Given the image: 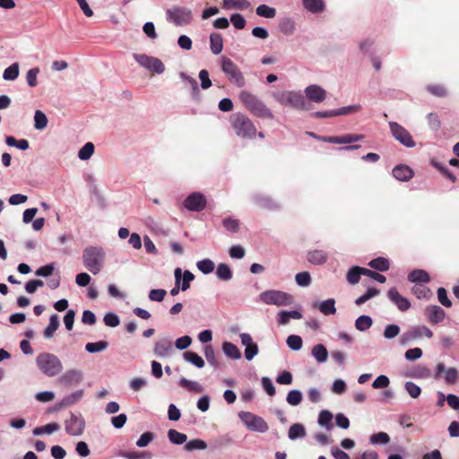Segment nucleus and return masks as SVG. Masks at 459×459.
Segmentation results:
<instances>
[{
    "label": "nucleus",
    "instance_id": "f257e3e1",
    "mask_svg": "<svg viewBox=\"0 0 459 459\" xmlns=\"http://www.w3.org/2000/svg\"><path fill=\"white\" fill-rule=\"evenodd\" d=\"M238 100L254 116L262 118H273V114L270 108L252 92L245 90L241 91L238 94Z\"/></svg>",
    "mask_w": 459,
    "mask_h": 459
},
{
    "label": "nucleus",
    "instance_id": "f03ea898",
    "mask_svg": "<svg viewBox=\"0 0 459 459\" xmlns=\"http://www.w3.org/2000/svg\"><path fill=\"white\" fill-rule=\"evenodd\" d=\"M106 252L101 247H87L82 252L84 267L91 273H99L105 264Z\"/></svg>",
    "mask_w": 459,
    "mask_h": 459
},
{
    "label": "nucleus",
    "instance_id": "7ed1b4c3",
    "mask_svg": "<svg viewBox=\"0 0 459 459\" xmlns=\"http://www.w3.org/2000/svg\"><path fill=\"white\" fill-rule=\"evenodd\" d=\"M39 369L48 377H56L63 370V364L59 358L49 352H42L36 358Z\"/></svg>",
    "mask_w": 459,
    "mask_h": 459
},
{
    "label": "nucleus",
    "instance_id": "20e7f679",
    "mask_svg": "<svg viewBox=\"0 0 459 459\" xmlns=\"http://www.w3.org/2000/svg\"><path fill=\"white\" fill-rule=\"evenodd\" d=\"M231 126L236 134L242 138H254L256 128L252 120L244 114L235 113L230 117Z\"/></svg>",
    "mask_w": 459,
    "mask_h": 459
},
{
    "label": "nucleus",
    "instance_id": "39448f33",
    "mask_svg": "<svg viewBox=\"0 0 459 459\" xmlns=\"http://www.w3.org/2000/svg\"><path fill=\"white\" fill-rule=\"evenodd\" d=\"M273 99L284 107H291L296 109L306 110L307 104L306 98L300 91H282L273 93Z\"/></svg>",
    "mask_w": 459,
    "mask_h": 459
},
{
    "label": "nucleus",
    "instance_id": "423d86ee",
    "mask_svg": "<svg viewBox=\"0 0 459 459\" xmlns=\"http://www.w3.org/2000/svg\"><path fill=\"white\" fill-rule=\"evenodd\" d=\"M221 70L230 83L237 87H244L246 80L239 67L229 57L222 56L221 59Z\"/></svg>",
    "mask_w": 459,
    "mask_h": 459
},
{
    "label": "nucleus",
    "instance_id": "0eeeda50",
    "mask_svg": "<svg viewBox=\"0 0 459 459\" xmlns=\"http://www.w3.org/2000/svg\"><path fill=\"white\" fill-rule=\"evenodd\" d=\"M259 298L261 301L267 305L278 307L289 306L293 302V298L290 294L276 290H265L260 294Z\"/></svg>",
    "mask_w": 459,
    "mask_h": 459
},
{
    "label": "nucleus",
    "instance_id": "6e6552de",
    "mask_svg": "<svg viewBox=\"0 0 459 459\" xmlns=\"http://www.w3.org/2000/svg\"><path fill=\"white\" fill-rule=\"evenodd\" d=\"M238 417L249 430L264 433L269 429L266 421L254 413L241 411L238 413Z\"/></svg>",
    "mask_w": 459,
    "mask_h": 459
},
{
    "label": "nucleus",
    "instance_id": "1a4fd4ad",
    "mask_svg": "<svg viewBox=\"0 0 459 459\" xmlns=\"http://www.w3.org/2000/svg\"><path fill=\"white\" fill-rule=\"evenodd\" d=\"M134 59L143 68L160 74L164 72L165 66L160 59L150 56L145 54H134Z\"/></svg>",
    "mask_w": 459,
    "mask_h": 459
},
{
    "label": "nucleus",
    "instance_id": "9d476101",
    "mask_svg": "<svg viewBox=\"0 0 459 459\" xmlns=\"http://www.w3.org/2000/svg\"><path fill=\"white\" fill-rule=\"evenodd\" d=\"M64 424L65 432L73 437L82 436L85 429V421L81 414L71 413Z\"/></svg>",
    "mask_w": 459,
    "mask_h": 459
},
{
    "label": "nucleus",
    "instance_id": "9b49d317",
    "mask_svg": "<svg viewBox=\"0 0 459 459\" xmlns=\"http://www.w3.org/2000/svg\"><path fill=\"white\" fill-rule=\"evenodd\" d=\"M167 17L175 25L183 26L191 22L192 12L186 7H173L167 11Z\"/></svg>",
    "mask_w": 459,
    "mask_h": 459
},
{
    "label": "nucleus",
    "instance_id": "f8f14e48",
    "mask_svg": "<svg viewBox=\"0 0 459 459\" xmlns=\"http://www.w3.org/2000/svg\"><path fill=\"white\" fill-rule=\"evenodd\" d=\"M392 135L403 145L412 148L416 145L411 134L401 125L396 122H389Z\"/></svg>",
    "mask_w": 459,
    "mask_h": 459
},
{
    "label": "nucleus",
    "instance_id": "ddd939ff",
    "mask_svg": "<svg viewBox=\"0 0 459 459\" xmlns=\"http://www.w3.org/2000/svg\"><path fill=\"white\" fill-rule=\"evenodd\" d=\"M441 377L446 385H455L459 380V371L455 368H446L443 363H438L436 367L435 377Z\"/></svg>",
    "mask_w": 459,
    "mask_h": 459
},
{
    "label": "nucleus",
    "instance_id": "4468645a",
    "mask_svg": "<svg viewBox=\"0 0 459 459\" xmlns=\"http://www.w3.org/2000/svg\"><path fill=\"white\" fill-rule=\"evenodd\" d=\"M184 206L188 211L200 212L206 206V198L203 194L195 192L186 198Z\"/></svg>",
    "mask_w": 459,
    "mask_h": 459
},
{
    "label": "nucleus",
    "instance_id": "2eb2a0df",
    "mask_svg": "<svg viewBox=\"0 0 459 459\" xmlns=\"http://www.w3.org/2000/svg\"><path fill=\"white\" fill-rule=\"evenodd\" d=\"M387 298L401 312H406L411 308L410 300L401 295L396 288H391L387 291Z\"/></svg>",
    "mask_w": 459,
    "mask_h": 459
},
{
    "label": "nucleus",
    "instance_id": "dca6fc26",
    "mask_svg": "<svg viewBox=\"0 0 459 459\" xmlns=\"http://www.w3.org/2000/svg\"><path fill=\"white\" fill-rule=\"evenodd\" d=\"M83 379V374L79 369H68L58 379V381L67 386L79 385Z\"/></svg>",
    "mask_w": 459,
    "mask_h": 459
},
{
    "label": "nucleus",
    "instance_id": "f3484780",
    "mask_svg": "<svg viewBox=\"0 0 459 459\" xmlns=\"http://www.w3.org/2000/svg\"><path fill=\"white\" fill-rule=\"evenodd\" d=\"M306 98L315 103H321L326 98V91L319 85L311 84L305 89Z\"/></svg>",
    "mask_w": 459,
    "mask_h": 459
},
{
    "label": "nucleus",
    "instance_id": "a211bd4d",
    "mask_svg": "<svg viewBox=\"0 0 459 459\" xmlns=\"http://www.w3.org/2000/svg\"><path fill=\"white\" fill-rule=\"evenodd\" d=\"M364 139L363 134H345L342 136H328L323 138L324 142L334 143V144H345V143H352Z\"/></svg>",
    "mask_w": 459,
    "mask_h": 459
},
{
    "label": "nucleus",
    "instance_id": "6ab92c4d",
    "mask_svg": "<svg viewBox=\"0 0 459 459\" xmlns=\"http://www.w3.org/2000/svg\"><path fill=\"white\" fill-rule=\"evenodd\" d=\"M424 314L431 324H438L442 322L446 316L445 311L436 305L428 306L424 310Z\"/></svg>",
    "mask_w": 459,
    "mask_h": 459
},
{
    "label": "nucleus",
    "instance_id": "aec40b11",
    "mask_svg": "<svg viewBox=\"0 0 459 459\" xmlns=\"http://www.w3.org/2000/svg\"><path fill=\"white\" fill-rule=\"evenodd\" d=\"M172 351V342L169 340L163 339L155 343L154 353L160 358L169 356Z\"/></svg>",
    "mask_w": 459,
    "mask_h": 459
},
{
    "label": "nucleus",
    "instance_id": "412c9836",
    "mask_svg": "<svg viewBox=\"0 0 459 459\" xmlns=\"http://www.w3.org/2000/svg\"><path fill=\"white\" fill-rule=\"evenodd\" d=\"M393 176L399 181H408L413 177V171L407 165H397L393 169Z\"/></svg>",
    "mask_w": 459,
    "mask_h": 459
},
{
    "label": "nucleus",
    "instance_id": "4be33fe9",
    "mask_svg": "<svg viewBox=\"0 0 459 459\" xmlns=\"http://www.w3.org/2000/svg\"><path fill=\"white\" fill-rule=\"evenodd\" d=\"M304 8L312 13H323L325 9V4L323 0H302Z\"/></svg>",
    "mask_w": 459,
    "mask_h": 459
},
{
    "label": "nucleus",
    "instance_id": "5701e85b",
    "mask_svg": "<svg viewBox=\"0 0 459 459\" xmlns=\"http://www.w3.org/2000/svg\"><path fill=\"white\" fill-rule=\"evenodd\" d=\"M327 258V254L323 250L316 249L307 253V261L315 265L324 264Z\"/></svg>",
    "mask_w": 459,
    "mask_h": 459
},
{
    "label": "nucleus",
    "instance_id": "b1692460",
    "mask_svg": "<svg viewBox=\"0 0 459 459\" xmlns=\"http://www.w3.org/2000/svg\"><path fill=\"white\" fill-rule=\"evenodd\" d=\"M307 435L306 429L301 423H294L291 425L288 431V437L290 440H296L299 438H303Z\"/></svg>",
    "mask_w": 459,
    "mask_h": 459
},
{
    "label": "nucleus",
    "instance_id": "393cba45",
    "mask_svg": "<svg viewBox=\"0 0 459 459\" xmlns=\"http://www.w3.org/2000/svg\"><path fill=\"white\" fill-rule=\"evenodd\" d=\"M315 307H317L319 311L325 316L334 315L336 313L335 300L333 299H328L318 304H315Z\"/></svg>",
    "mask_w": 459,
    "mask_h": 459
},
{
    "label": "nucleus",
    "instance_id": "a878e982",
    "mask_svg": "<svg viewBox=\"0 0 459 459\" xmlns=\"http://www.w3.org/2000/svg\"><path fill=\"white\" fill-rule=\"evenodd\" d=\"M314 359L320 364L327 361L328 351L323 344H316L311 351Z\"/></svg>",
    "mask_w": 459,
    "mask_h": 459
},
{
    "label": "nucleus",
    "instance_id": "bb28decb",
    "mask_svg": "<svg viewBox=\"0 0 459 459\" xmlns=\"http://www.w3.org/2000/svg\"><path fill=\"white\" fill-rule=\"evenodd\" d=\"M83 396V390H77L65 396L59 402V407H68L72 404L78 403Z\"/></svg>",
    "mask_w": 459,
    "mask_h": 459
},
{
    "label": "nucleus",
    "instance_id": "cd10ccee",
    "mask_svg": "<svg viewBox=\"0 0 459 459\" xmlns=\"http://www.w3.org/2000/svg\"><path fill=\"white\" fill-rule=\"evenodd\" d=\"M223 353L231 359H239L241 358V352L239 349L230 342H224L222 343Z\"/></svg>",
    "mask_w": 459,
    "mask_h": 459
},
{
    "label": "nucleus",
    "instance_id": "c85d7f7f",
    "mask_svg": "<svg viewBox=\"0 0 459 459\" xmlns=\"http://www.w3.org/2000/svg\"><path fill=\"white\" fill-rule=\"evenodd\" d=\"M210 48L214 55H219L223 49V39L221 34L212 33L210 35Z\"/></svg>",
    "mask_w": 459,
    "mask_h": 459
},
{
    "label": "nucleus",
    "instance_id": "c756f323",
    "mask_svg": "<svg viewBox=\"0 0 459 459\" xmlns=\"http://www.w3.org/2000/svg\"><path fill=\"white\" fill-rule=\"evenodd\" d=\"M59 325V316L56 314L50 316L49 324L44 330L45 338H52L54 336L55 332L58 329Z\"/></svg>",
    "mask_w": 459,
    "mask_h": 459
},
{
    "label": "nucleus",
    "instance_id": "7c9ffc66",
    "mask_svg": "<svg viewBox=\"0 0 459 459\" xmlns=\"http://www.w3.org/2000/svg\"><path fill=\"white\" fill-rule=\"evenodd\" d=\"M183 358L186 362L191 363L192 365L195 366L198 368H202L204 367V360L203 359V358L194 351H189L184 352Z\"/></svg>",
    "mask_w": 459,
    "mask_h": 459
},
{
    "label": "nucleus",
    "instance_id": "2f4dec72",
    "mask_svg": "<svg viewBox=\"0 0 459 459\" xmlns=\"http://www.w3.org/2000/svg\"><path fill=\"white\" fill-rule=\"evenodd\" d=\"M408 280L411 282H429L430 278L426 271L418 269L409 273Z\"/></svg>",
    "mask_w": 459,
    "mask_h": 459
},
{
    "label": "nucleus",
    "instance_id": "473e14b6",
    "mask_svg": "<svg viewBox=\"0 0 459 459\" xmlns=\"http://www.w3.org/2000/svg\"><path fill=\"white\" fill-rule=\"evenodd\" d=\"M216 276L221 281H227L232 278L233 273L230 267L228 264L221 263L217 266Z\"/></svg>",
    "mask_w": 459,
    "mask_h": 459
},
{
    "label": "nucleus",
    "instance_id": "72a5a7b5",
    "mask_svg": "<svg viewBox=\"0 0 459 459\" xmlns=\"http://www.w3.org/2000/svg\"><path fill=\"white\" fill-rule=\"evenodd\" d=\"M224 9H238L246 10L250 6V3L247 0H223Z\"/></svg>",
    "mask_w": 459,
    "mask_h": 459
},
{
    "label": "nucleus",
    "instance_id": "f704fd0d",
    "mask_svg": "<svg viewBox=\"0 0 459 459\" xmlns=\"http://www.w3.org/2000/svg\"><path fill=\"white\" fill-rule=\"evenodd\" d=\"M363 271H364L363 267H359V266L351 267L348 271L347 275H346L347 281L351 285H355V284L359 283V281L360 280V276L363 275V273H362Z\"/></svg>",
    "mask_w": 459,
    "mask_h": 459
},
{
    "label": "nucleus",
    "instance_id": "c9c22d12",
    "mask_svg": "<svg viewBox=\"0 0 459 459\" xmlns=\"http://www.w3.org/2000/svg\"><path fill=\"white\" fill-rule=\"evenodd\" d=\"M59 429H60V425L58 423L53 422V423H48L47 425L34 429L33 434L35 436H41L44 434L50 435Z\"/></svg>",
    "mask_w": 459,
    "mask_h": 459
},
{
    "label": "nucleus",
    "instance_id": "e433bc0d",
    "mask_svg": "<svg viewBox=\"0 0 459 459\" xmlns=\"http://www.w3.org/2000/svg\"><path fill=\"white\" fill-rule=\"evenodd\" d=\"M373 320L369 316H359L355 321V327L358 331L364 332L372 326Z\"/></svg>",
    "mask_w": 459,
    "mask_h": 459
},
{
    "label": "nucleus",
    "instance_id": "4c0bfd02",
    "mask_svg": "<svg viewBox=\"0 0 459 459\" xmlns=\"http://www.w3.org/2000/svg\"><path fill=\"white\" fill-rule=\"evenodd\" d=\"M20 73L19 64L13 63L10 66L4 69L3 73V78L5 81H14L18 78Z\"/></svg>",
    "mask_w": 459,
    "mask_h": 459
},
{
    "label": "nucleus",
    "instance_id": "58836bf2",
    "mask_svg": "<svg viewBox=\"0 0 459 459\" xmlns=\"http://www.w3.org/2000/svg\"><path fill=\"white\" fill-rule=\"evenodd\" d=\"M411 337H414V339L421 338L422 336H426L427 338H431L433 336L432 331L425 326H415L411 329Z\"/></svg>",
    "mask_w": 459,
    "mask_h": 459
},
{
    "label": "nucleus",
    "instance_id": "ea45409f",
    "mask_svg": "<svg viewBox=\"0 0 459 459\" xmlns=\"http://www.w3.org/2000/svg\"><path fill=\"white\" fill-rule=\"evenodd\" d=\"M120 455L126 459H152V454L150 452L125 451Z\"/></svg>",
    "mask_w": 459,
    "mask_h": 459
},
{
    "label": "nucleus",
    "instance_id": "a19ab883",
    "mask_svg": "<svg viewBox=\"0 0 459 459\" xmlns=\"http://www.w3.org/2000/svg\"><path fill=\"white\" fill-rule=\"evenodd\" d=\"M411 292L419 299H429L432 295L430 290L422 284H416L412 287Z\"/></svg>",
    "mask_w": 459,
    "mask_h": 459
},
{
    "label": "nucleus",
    "instance_id": "79ce46f5",
    "mask_svg": "<svg viewBox=\"0 0 459 459\" xmlns=\"http://www.w3.org/2000/svg\"><path fill=\"white\" fill-rule=\"evenodd\" d=\"M332 420L333 414L329 411L324 410L319 413L317 422L329 430L333 428Z\"/></svg>",
    "mask_w": 459,
    "mask_h": 459
},
{
    "label": "nucleus",
    "instance_id": "37998d69",
    "mask_svg": "<svg viewBox=\"0 0 459 459\" xmlns=\"http://www.w3.org/2000/svg\"><path fill=\"white\" fill-rule=\"evenodd\" d=\"M368 265L376 270L380 272L387 271L390 267V263L388 259L385 257H377L376 259L371 260L368 263Z\"/></svg>",
    "mask_w": 459,
    "mask_h": 459
},
{
    "label": "nucleus",
    "instance_id": "c03bdc74",
    "mask_svg": "<svg viewBox=\"0 0 459 459\" xmlns=\"http://www.w3.org/2000/svg\"><path fill=\"white\" fill-rule=\"evenodd\" d=\"M168 437H169V441L175 445H182L187 439V437L186 434L181 433L176 429H169L168 431Z\"/></svg>",
    "mask_w": 459,
    "mask_h": 459
},
{
    "label": "nucleus",
    "instance_id": "a18cd8bd",
    "mask_svg": "<svg viewBox=\"0 0 459 459\" xmlns=\"http://www.w3.org/2000/svg\"><path fill=\"white\" fill-rule=\"evenodd\" d=\"M48 126V117L41 110H36L34 114V127L37 130H43Z\"/></svg>",
    "mask_w": 459,
    "mask_h": 459
},
{
    "label": "nucleus",
    "instance_id": "49530a36",
    "mask_svg": "<svg viewBox=\"0 0 459 459\" xmlns=\"http://www.w3.org/2000/svg\"><path fill=\"white\" fill-rule=\"evenodd\" d=\"M401 328L396 324H389L385 326L383 336L386 340H391L399 335Z\"/></svg>",
    "mask_w": 459,
    "mask_h": 459
},
{
    "label": "nucleus",
    "instance_id": "de8ad7c7",
    "mask_svg": "<svg viewBox=\"0 0 459 459\" xmlns=\"http://www.w3.org/2000/svg\"><path fill=\"white\" fill-rule=\"evenodd\" d=\"M197 269L202 272L204 274H209L213 272L215 268L214 263L209 259H203L196 263Z\"/></svg>",
    "mask_w": 459,
    "mask_h": 459
},
{
    "label": "nucleus",
    "instance_id": "09e8293b",
    "mask_svg": "<svg viewBox=\"0 0 459 459\" xmlns=\"http://www.w3.org/2000/svg\"><path fill=\"white\" fill-rule=\"evenodd\" d=\"M279 28H280V30L284 35H291L294 33V31L296 30L295 22L290 18L283 19L281 22Z\"/></svg>",
    "mask_w": 459,
    "mask_h": 459
},
{
    "label": "nucleus",
    "instance_id": "8fccbe9b",
    "mask_svg": "<svg viewBox=\"0 0 459 459\" xmlns=\"http://www.w3.org/2000/svg\"><path fill=\"white\" fill-rule=\"evenodd\" d=\"M94 144L92 143H86L78 152V158L82 160H89L94 153Z\"/></svg>",
    "mask_w": 459,
    "mask_h": 459
},
{
    "label": "nucleus",
    "instance_id": "3c124183",
    "mask_svg": "<svg viewBox=\"0 0 459 459\" xmlns=\"http://www.w3.org/2000/svg\"><path fill=\"white\" fill-rule=\"evenodd\" d=\"M255 13L258 16L264 18H273L276 15V10L266 4H260L256 7Z\"/></svg>",
    "mask_w": 459,
    "mask_h": 459
},
{
    "label": "nucleus",
    "instance_id": "603ef678",
    "mask_svg": "<svg viewBox=\"0 0 459 459\" xmlns=\"http://www.w3.org/2000/svg\"><path fill=\"white\" fill-rule=\"evenodd\" d=\"M369 441L372 445H386L390 441V437L385 432H378L371 435Z\"/></svg>",
    "mask_w": 459,
    "mask_h": 459
},
{
    "label": "nucleus",
    "instance_id": "864d4df0",
    "mask_svg": "<svg viewBox=\"0 0 459 459\" xmlns=\"http://www.w3.org/2000/svg\"><path fill=\"white\" fill-rule=\"evenodd\" d=\"M302 393L299 390H290L286 397L287 403L291 406L299 405L302 401Z\"/></svg>",
    "mask_w": 459,
    "mask_h": 459
},
{
    "label": "nucleus",
    "instance_id": "5fc2aeb1",
    "mask_svg": "<svg viewBox=\"0 0 459 459\" xmlns=\"http://www.w3.org/2000/svg\"><path fill=\"white\" fill-rule=\"evenodd\" d=\"M108 342L106 341H100L97 342H88L85 346V350L90 353L100 352L108 348Z\"/></svg>",
    "mask_w": 459,
    "mask_h": 459
},
{
    "label": "nucleus",
    "instance_id": "6e6d98bb",
    "mask_svg": "<svg viewBox=\"0 0 459 459\" xmlns=\"http://www.w3.org/2000/svg\"><path fill=\"white\" fill-rule=\"evenodd\" d=\"M286 343L290 350L299 351L302 348L303 341L300 336L292 334L287 338Z\"/></svg>",
    "mask_w": 459,
    "mask_h": 459
},
{
    "label": "nucleus",
    "instance_id": "4d7b16f0",
    "mask_svg": "<svg viewBox=\"0 0 459 459\" xmlns=\"http://www.w3.org/2000/svg\"><path fill=\"white\" fill-rule=\"evenodd\" d=\"M207 448V444L202 439H192L187 442L185 446V449L186 451H194V450H204Z\"/></svg>",
    "mask_w": 459,
    "mask_h": 459
},
{
    "label": "nucleus",
    "instance_id": "13d9d810",
    "mask_svg": "<svg viewBox=\"0 0 459 459\" xmlns=\"http://www.w3.org/2000/svg\"><path fill=\"white\" fill-rule=\"evenodd\" d=\"M378 294H379L378 290H377L375 288H369L367 290V291L363 295H361L355 300V304L357 306H360V305L364 304L365 302H367L368 299L377 296Z\"/></svg>",
    "mask_w": 459,
    "mask_h": 459
},
{
    "label": "nucleus",
    "instance_id": "bf43d9fd",
    "mask_svg": "<svg viewBox=\"0 0 459 459\" xmlns=\"http://www.w3.org/2000/svg\"><path fill=\"white\" fill-rule=\"evenodd\" d=\"M39 68L34 67L30 69L26 74V81L30 87H35L38 84V75L39 74Z\"/></svg>",
    "mask_w": 459,
    "mask_h": 459
},
{
    "label": "nucleus",
    "instance_id": "052dcab7",
    "mask_svg": "<svg viewBox=\"0 0 459 459\" xmlns=\"http://www.w3.org/2000/svg\"><path fill=\"white\" fill-rule=\"evenodd\" d=\"M222 224L227 230H229L230 232H232V233L237 232L239 229L238 220L231 218V217L225 218L222 221Z\"/></svg>",
    "mask_w": 459,
    "mask_h": 459
},
{
    "label": "nucleus",
    "instance_id": "680f3d73",
    "mask_svg": "<svg viewBox=\"0 0 459 459\" xmlns=\"http://www.w3.org/2000/svg\"><path fill=\"white\" fill-rule=\"evenodd\" d=\"M295 281L299 286L307 287L311 283V276L308 272L299 273L295 276Z\"/></svg>",
    "mask_w": 459,
    "mask_h": 459
},
{
    "label": "nucleus",
    "instance_id": "e2e57ef3",
    "mask_svg": "<svg viewBox=\"0 0 459 459\" xmlns=\"http://www.w3.org/2000/svg\"><path fill=\"white\" fill-rule=\"evenodd\" d=\"M179 385L182 387L187 388L191 391H195L196 393L202 392L201 385L196 381L188 380L186 378H181L179 381Z\"/></svg>",
    "mask_w": 459,
    "mask_h": 459
},
{
    "label": "nucleus",
    "instance_id": "0e129e2a",
    "mask_svg": "<svg viewBox=\"0 0 459 459\" xmlns=\"http://www.w3.org/2000/svg\"><path fill=\"white\" fill-rule=\"evenodd\" d=\"M404 387L411 398H418L421 394V388L413 382H406Z\"/></svg>",
    "mask_w": 459,
    "mask_h": 459
},
{
    "label": "nucleus",
    "instance_id": "69168bd1",
    "mask_svg": "<svg viewBox=\"0 0 459 459\" xmlns=\"http://www.w3.org/2000/svg\"><path fill=\"white\" fill-rule=\"evenodd\" d=\"M103 321L106 325L109 327H116L119 325L120 319L118 316L113 312H108L104 316Z\"/></svg>",
    "mask_w": 459,
    "mask_h": 459
},
{
    "label": "nucleus",
    "instance_id": "338daca9",
    "mask_svg": "<svg viewBox=\"0 0 459 459\" xmlns=\"http://www.w3.org/2000/svg\"><path fill=\"white\" fill-rule=\"evenodd\" d=\"M154 439L153 433L147 431L143 433L138 440L136 441V446L138 447H145L147 446L152 440Z\"/></svg>",
    "mask_w": 459,
    "mask_h": 459
},
{
    "label": "nucleus",
    "instance_id": "774afa93",
    "mask_svg": "<svg viewBox=\"0 0 459 459\" xmlns=\"http://www.w3.org/2000/svg\"><path fill=\"white\" fill-rule=\"evenodd\" d=\"M167 294V291L163 289H153L149 292V299L152 301H157L161 302L165 296Z\"/></svg>",
    "mask_w": 459,
    "mask_h": 459
}]
</instances>
